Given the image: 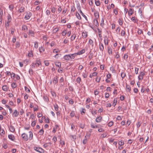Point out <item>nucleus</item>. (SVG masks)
I'll use <instances>...</instances> for the list:
<instances>
[{"mask_svg": "<svg viewBox=\"0 0 153 153\" xmlns=\"http://www.w3.org/2000/svg\"><path fill=\"white\" fill-rule=\"evenodd\" d=\"M81 81V78L80 77H78L76 78V82L79 84L80 83Z\"/></svg>", "mask_w": 153, "mask_h": 153, "instance_id": "58836bf2", "label": "nucleus"}, {"mask_svg": "<svg viewBox=\"0 0 153 153\" xmlns=\"http://www.w3.org/2000/svg\"><path fill=\"white\" fill-rule=\"evenodd\" d=\"M25 89L26 91L27 92L29 93L30 92V89L27 87L26 86H25Z\"/></svg>", "mask_w": 153, "mask_h": 153, "instance_id": "4d7b16f0", "label": "nucleus"}, {"mask_svg": "<svg viewBox=\"0 0 153 153\" xmlns=\"http://www.w3.org/2000/svg\"><path fill=\"white\" fill-rule=\"evenodd\" d=\"M51 11L53 13H55L56 11V9L54 7H53L52 8Z\"/></svg>", "mask_w": 153, "mask_h": 153, "instance_id": "e2e57ef3", "label": "nucleus"}, {"mask_svg": "<svg viewBox=\"0 0 153 153\" xmlns=\"http://www.w3.org/2000/svg\"><path fill=\"white\" fill-rule=\"evenodd\" d=\"M119 25L122 26L123 24V20L122 19H119L118 20Z\"/></svg>", "mask_w": 153, "mask_h": 153, "instance_id": "c756f323", "label": "nucleus"}, {"mask_svg": "<svg viewBox=\"0 0 153 153\" xmlns=\"http://www.w3.org/2000/svg\"><path fill=\"white\" fill-rule=\"evenodd\" d=\"M33 56V55L32 51H30L28 53V56L29 57Z\"/></svg>", "mask_w": 153, "mask_h": 153, "instance_id": "c03bdc74", "label": "nucleus"}, {"mask_svg": "<svg viewBox=\"0 0 153 153\" xmlns=\"http://www.w3.org/2000/svg\"><path fill=\"white\" fill-rule=\"evenodd\" d=\"M34 149L36 151L39 153H44L45 150L40 147H34Z\"/></svg>", "mask_w": 153, "mask_h": 153, "instance_id": "f257e3e1", "label": "nucleus"}, {"mask_svg": "<svg viewBox=\"0 0 153 153\" xmlns=\"http://www.w3.org/2000/svg\"><path fill=\"white\" fill-rule=\"evenodd\" d=\"M36 122L35 121H33L32 123H31V126H33V127L34 126H35V125H36Z\"/></svg>", "mask_w": 153, "mask_h": 153, "instance_id": "0e129e2a", "label": "nucleus"}, {"mask_svg": "<svg viewBox=\"0 0 153 153\" xmlns=\"http://www.w3.org/2000/svg\"><path fill=\"white\" fill-rule=\"evenodd\" d=\"M41 2H39L38 1H35L34 3V5H37L38 4H39L40 3H41Z\"/></svg>", "mask_w": 153, "mask_h": 153, "instance_id": "5fc2aeb1", "label": "nucleus"}, {"mask_svg": "<svg viewBox=\"0 0 153 153\" xmlns=\"http://www.w3.org/2000/svg\"><path fill=\"white\" fill-rule=\"evenodd\" d=\"M44 130L43 129H42L40 130L39 131V133L40 135H43L44 134Z\"/></svg>", "mask_w": 153, "mask_h": 153, "instance_id": "a18cd8bd", "label": "nucleus"}, {"mask_svg": "<svg viewBox=\"0 0 153 153\" xmlns=\"http://www.w3.org/2000/svg\"><path fill=\"white\" fill-rule=\"evenodd\" d=\"M97 19H94V25L97 27L99 26V24Z\"/></svg>", "mask_w": 153, "mask_h": 153, "instance_id": "4be33fe9", "label": "nucleus"}, {"mask_svg": "<svg viewBox=\"0 0 153 153\" xmlns=\"http://www.w3.org/2000/svg\"><path fill=\"white\" fill-rule=\"evenodd\" d=\"M8 87L6 85H3L2 87V90L5 91H8Z\"/></svg>", "mask_w": 153, "mask_h": 153, "instance_id": "ddd939ff", "label": "nucleus"}, {"mask_svg": "<svg viewBox=\"0 0 153 153\" xmlns=\"http://www.w3.org/2000/svg\"><path fill=\"white\" fill-rule=\"evenodd\" d=\"M13 6L12 4H10L9 6V8L11 11H12L13 8Z\"/></svg>", "mask_w": 153, "mask_h": 153, "instance_id": "09e8293b", "label": "nucleus"}, {"mask_svg": "<svg viewBox=\"0 0 153 153\" xmlns=\"http://www.w3.org/2000/svg\"><path fill=\"white\" fill-rule=\"evenodd\" d=\"M29 72L30 75H32L33 74V70L32 69H30Z\"/></svg>", "mask_w": 153, "mask_h": 153, "instance_id": "3c124183", "label": "nucleus"}, {"mask_svg": "<svg viewBox=\"0 0 153 153\" xmlns=\"http://www.w3.org/2000/svg\"><path fill=\"white\" fill-rule=\"evenodd\" d=\"M56 65L58 67L60 68L61 66V63L60 62H56L55 63Z\"/></svg>", "mask_w": 153, "mask_h": 153, "instance_id": "412c9836", "label": "nucleus"}, {"mask_svg": "<svg viewBox=\"0 0 153 153\" xmlns=\"http://www.w3.org/2000/svg\"><path fill=\"white\" fill-rule=\"evenodd\" d=\"M104 42L105 45H108V39L105 38L104 39Z\"/></svg>", "mask_w": 153, "mask_h": 153, "instance_id": "a19ab883", "label": "nucleus"}, {"mask_svg": "<svg viewBox=\"0 0 153 153\" xmlns=\"http://www.w3.org/2000/svg\"><path fill=\"white\" fill-rule=\"evenodd\" d=\"M19 114V112H18L16 110H15L13 112V115L14 117H17Z\"/></svg>", "mask_w": 153, "mask_h": 153, "instance_id": "aec40b11", "label": "nucleus"}, {"mask_svg": "<svg viewBox=\"0 0 153 153\" xmlns=\"http://www.w3.org/2000/svg\"><path fill=\"white\" fill-rule=\"evenodd\" d=\"M35 65V63H32L31 64V67L32 68H34L36 67V68L37 67H36V65Z\"/></svg>", "mask_w": 153, "mask_h": 153, "instance_id": "79ce46f5", "label": "nucleus"}, {"mask_svg": "<svg viewBox=\"0 0 153 153\" xmlns=\"http://www.w3.org/2000/svg\"><path fill=\"white\" fill-rule=\"evenodd\" d=\"M71 13L72 15L73 16L74 15V12L75 10H76V8H75V6L73 5L72 6H71Z\"/></svg>", "mask_w": 153, "mask_h": 153, "instance_id": "423d86ee", "label": "nucleus"}, {"mask_svg": "<svg viewBox=\"0 0 153 153\" xmlns=\"http://www.w3.org/2000/svg\"><path fill=\"white\" fill-rule=\"evenodd\" d=\"M21 136L23 139L25 141H27L29 139L28 136L25 133H23L22 134Z\"/></svg>", "mask_w": 153, "mask_h": 153, "instance_id": "f03ea898", "label": "nucleus"}, {"mask_svg": "<svg viewBox=\"0 0 153 153\" xmlns=\"http://www.w3.org/2000/svg\"><path fill=\"white\" fill-rule=\"evenodd\" d=\"M95 4L97 6H99L100 5V3L99 0L96 1V0H95Z\"/></svg>", "mask_w": 153, "mask_h": 153, "instance_id": "c9c22d12", "label": "nucleus"}, {"mask_svg": "<svg viewBox=\"0 0 153 153\" xmlns=\"http://www.w3.org/2000/svg\"><path fill=\"white\" fill-rule=\"evenodd\" d=\"M11 21V16L9 15L8 16H7V22L10 23V22Z\"/></svg>", "mask_w": 153, "mask_h": 153, "instance_id": "2f4dec72", "label": "nucleus"}, {"mask_svg": "<svg viewBox=\"0 0 153 153\" xmlns=\"http://www.w3.org/2000/svg\"><path fill=\"white\" fill-rule=\"evenodd\" d=\"M113 124V122L112 121H111L109 122L108 123V125L109 126H111Z\"/></svg>", "mask_w": 153, "mask_h": 153, "instance_id": "338daca9", "label": "nucleus"}, {"mask_svg": "<svg viewBox=\"0 0 153 153\" xmlns=\"http://www.w3.org/2000/svg\"><path fill=\"white\" fill-rule=\"evenodd\" d=\"M102 117L101 116L97 117L95 121L97 123H100Z\"/></svg>", "mask_w": 153, "mask_h": 153, "instance_id": "f8f14e48", "label": "nucleus"}, {"mask_svg": "<svg viewBox=\"0 0 153 153\" xmlns=\"http://www.w3.org/2000/svg\"><path fill=\"white\" fill-rule=\"evenodd\" d=\"M51 143L50 142L46 143L44 144L43 147L45 148H47L49 147H51Z\"/></svg>", "mask_w": 153, "mask_h": 153, "instance_id": "1a4fd4ad", "label": "nucleus"}, {"mask_svg": "<svg viewBox=\"0 0 153 153\" xmlns=\"http://www.w3.org/2000/svg\"><path fill=\"white\" fill-rule=\"evenodd\" d=\"M26 14L25 17V19L26 20L29 19L30 17L31 16L32 14L30 12H26Z\"/></svg>", "mask_w": 153, "mask_h": 153, "instance_id": "7ed1b4c3", "label": "nucleus"}, {"mask_svg": "<svg viewBox=\"0 0 153 153\" xmlns=\"http://www.w3.org/2000/svg\"><path fill=\"white\" fill-rule=\"evenodd\" d=\"M85 124H81L80 125V127L82 128H83L85 127Z\"/></svg>", "mask_w": 153, "mask_h": 153, "instance_id": "774afa93", "label": "nucleus"}, {"mask_svg": "<svg viewBox=\"0 0 153 153\" xmlns=\"http://www.w3.org/2000/svg\"><path fill=\"white\" fill-rule=\"evenodd\" d=\"M38 47V43L37 42H34V48L37 49Z\"/></svg>", "mask_w": 153, "mask_h": 153, "instance_id": "e433bc0d", "label": "nucleus"}, {"mask_svg": "<svg viewBox=\"0 0 153 153\" xmlns=\"http://www.w3.org/2000/svg\"><path fill=\"white\" fill-rule=\"evenodd\" d=\"M29 139L30 140H31L33 138V134L32 132L30 131L29 132Z\"/></svg>", "mask_w": 153, "mask_h": 153, "instance_id": "b1692460", "label": "nucleus"}, {"mask_svg": "<svg viewBox=\"0 0 153 153\" xmlns=\"http://www.w3.org/2000/svg\"><path fill=\"white\" fill-rule=\"evenodd\" d=\"M5 134V131L4 130L0 128V135L2 136H3Z\"/></svg>", "mask_w": 153, "mask_h": 153, "instance_id": "bb28decb", "label": "nucleus"}, {"mask_svg": "<svg viewBox=\"0 0 153 153\" xmlns=\"http://www.w3.org/2000/svg\"><path fill=\"white\" fill-rule=\"evenodd\" d=\"M9 129L10 131L12 132H13L15 130V128L14 127L12 126H11L9 128Z\"/></svg>", "mask_w": 153, "mask_h": 153, "instance_id": "393cba45", "label": "nucleus"}, {"mask_svg": "<svg viewBox=\"0 0 153 153\" xmlns=\"http://www.w3.org/2000/svg\"><path fill=\"white\" fill-rule=\"evenodd\" d=\"M137 33L139 34H140L142 33H143V31L139 29L138 30Z\"/></svg>", "mask_w": 153, "mask_h": 153, "instance_id": "69168bd1", "label": "nucleus"}, {"mask_svg": "<svg viewBox=\"0 0 153 153\" xmlns=\"http://www.w3.org/2000/svg\"><path fill=\"white\" fill-rule=\"evenodd\" d=\"M59 29L57 28H54L53 30V32L54 33H56V32L58 31Z\"/></svg>", "mask_w": 153, "mask_h": 153, "instance_id": "49530a36", "label": "nucleus"}, {"mask_svg": "<svg viewBox=\"0 0 153 153\" xmlns=\"http://www.w3.org/2000/svg\"><path fill=\"white\" fill-rule=\"evenodd\" d=\"M91 127L93 128H98L99 127L97 125H94L93 123H91Z\"/></svg>", "mask_w": 153, "mask_h": 153, "instance_id": "7c9ffc66", "label": "nucleus"}, {"mask_svg": "<svg viewBox=\"0 0 153 153\" xmlns=\"http://www.w3.org/2000/svg\"><path fill=\"white\" fill-rule=\"evenodd\" d=\"M58 82V79L57 76L54 77L53 81V83L54 84H56Z\"/></svg>", "mask_w": 153, "mask_h": 153, "instance_id": "2eb2a0df", "label": "nucleus"}, {"mask_svg": "<svg viewBox=\"0 0 153 153\" xmlns=\"http://www.w3.org/2000/svg\"><path fill=\"white\" fill-rule=\"evenodd\" d=\"M59 52H60V51L56 49H54L53 51V53H58Z\"/></svg>", "mask_w": 153, "mask_h": 153, "instance_id": "6e6d98bb", "label": "nucleus"}, {"mask_svg": "<svg viewBox=\"0 0 153 153\" xmlns=\"http://www.w3.org/2000/svg\"><path fill=\"white\" fill-rule=\"evenodd\" d=\"M11 87L13 88H15L17 87L16 84L15 83H13L11 84Z\"/></svg>", "mask_w": 153, "mask_h": 153, "instance_id": "f704fd0d", "label": "nucleus"}, {"mask_svg": "<svg viewBox=\"0 0 153 153\" xmlns=\"http://www.w3.org/2000/svg\"><path fill=\"white\" fill-rule=\"evenodd\" d=\"M99 49L100 51H102L104 49V47L103 44L100 43L99 44Z\"/></svg>", "mask_w": 153, "mask_h": 153, "instance_id": "9d476101", "label": "nucleus"}, {"mask_svg": "<svg viewBox=\"0 0 153 153\" xmlns=\"http://www.w3.org/2000/svg\"><path fill=\"white\" fill-rule=\"evenodd\" d=\"M63 58L66 60H70L69 56L68 54L65 55L63 57Z\"/></svg>", "mask_w": 153, "mask_h": 153, "instance_id": "a878e982", "label": "nucleus"}, {"mask_svg": "<svg viewBox=\"0 0 153 153\" xmlns=\"http://www.w3.org/2000/svg\"><path fill=\"white\" fill-rule=\"evenodd\" d=\"M85 50L84 49H83L80 51L76 53V56L77 55H80L85 53Z\"/></svg>", "mask_w": 153, "mask_h": 153, "instance_id": "0eeeda50", "label": "nucleus"}, {"mask_svg": "<svg viewBox=\"0 0 153 153\" xmlns=\"http://www.w3.org/2000/svg\"><path fill=\"white\" fill-rule=\"evenodd\" d=\"M55 110L56 111H57L58 109V106L57 104H55L54 105Z\"/></svg>", "mask_w": 153, "mask_h": 153, "instance_id": "ea45409f", "label": "nucleus"}, {"mask_svg": "<svg viewBox=\"0 0 153 153\" xmlns=\"http://www.w3.org/2000/svg\"><path fill=\"white\" fill-rule=\"evenodd\" d=\"M126 34V32L123 30H122L121 31V36H124Z\"/></svg>", "mask_w": 153, "mask_h": 153, "instance_id": "473e14b6", "label": "nucleus"}, {"mask_svg": "<svg viewBox=\"0 0 153 153\" xmlns=\"http://www.w3.org/2000/svg\"><path fill=\"white\" fill-rule=\"evenodd\" d=\"M88 36L87 33L86 32H83L82 34V36L84 38H86Z\"/></svg>", "mask_w": 153, "mask_h": 153, "instance_id": "6ab92c4d", "label": "nucleus"}, {"mask_svg": "<svg viewBox=\"0 0 153 153\" xmlns=\"http://www.w3.org/2000/svg\"><path fill=\"white\" fill-rule=\"evenodd\" d=\"M39 52L40 53L43 52L45 51V48L42 46H41L39 48Z\"/></svg>", "mask_w": 153, "mask_h": 153, "instance_id": "5701e85b", "label": "nucleus"}, {"mask_svg": "<svg viewBox=\"0 0 153 153\" xmlns=\"http://www.w3.org/2000/svg\"><path fill=\"white\" fill-rule=\"evenodd\" d=\"M22 30H24L25 31H26L28 30L27 26L25 25H23Z\"/></svg>", "mask_w": 153, "mask_h": 153, "instance_id": "dca6fc26", "label": "nucleus"}, {"mask_svg": "<svg viewBox=\"0 0 153 153\" xmlns=\"http://www.w3.org/2000/svg\"><path fill=\"white\" fill-rule=\"evenodd\" d=\"M75 114L74 112L73 111H72L70 113V115L71 117H73Z\"/></svg>", "mask_w": 153, "mask_h": 153, "instance_id": "13d9d810", "label": "nucleus"}, {"mask_svg": "<svg viewBox=\"0 0 153 153\" xmlns=\"http://www.w3.org/2000/svg\"><path fill=\"white\" fill-rule=\"evenodd\" d=\"M101 79V77L100 76H97L96 79V81L97 82H99Z\"/></svg>", "mask_w": 153, "mask_h": 153, "instance_id": "37998d69", "label": "nucleus"}, {"mask_svg": "<svg viewBox=\"0 0 153 153\" xmlns=\"http://www.w3.org/2000/svg\"><path fill=\"white\" fill-rule=\"evenodd\" d=\"M134 12V10L131 8H130L129 9L128 12V14L129 16H131L132 15L133 13Z\"/></svg>", "mask_w": 153, "mask_h": 153, "instance_id": "a211bd4d", "label": "nucleus"}, {"mask_svg": "<svg viewBox=\"0 0 153 153\" xmlns=\"http://www.w3.org/2000/svg\"><path fill=\"white\" fill-rule=\"evenodd\" d=\"M126 74L124 72H122L121 74V76L122 79H123L126 76Z\"/></svg>", "mask_w": 153, "mask_h": 153, "instance_id": "72a5a7b5", "label": "nucleus"}, {"mask_svg": "<svg viewBox=\"0 0 153 153\" xmlns=\"http://www.w3.org/2000/svg\"><path fill=\"white\" fill-rule=\"evenodd\" d=\"M89 43L90 45L93 46V42L91 39H90L89 41Z\"/></svg>", "mask_w": 153, "mask_h": 153, "instance_id": "603ef678", "label": "nucleus"}, {"mask_svg": "<svg viewBox=\"0 0 153 153\" xmlns=\"http://www.w3.org/2000/svg\"><path fill=\"white\" fill-rule=\"evenodd\" d=\"M141 123L140 121H138V123H137V128H139L140 126L141 125Z\"/></svg>", "mask_w": 153, "mask_h": 153, "instance_id": "864d4df0", "label": "nucleus"}, {"mask_svg": "<svg viewBox=\"0 0 153 153\" xmlns=\"http://www.w3.org/2000/svg\"><path fill=\"white\" fill-rule=\"evenodd\" d=\"M145 75V74L144 72H141L140 73V74L139 76L143 78V76Z\"/></svg>", "mask_w": 153, "mask_h": 153, "instance_id": "8fccbe9b", "label": "nucleus"}, {"mask_svg": "<svg viewBox=\"0 0 153 153\" xmlns=\"http://www.w3.org/2000/svg\"><path fill=\"white\" fill-rule=\"evenodd\" d=\"M118 144L120 146L123 145L124 144V142L122 140L120 141L119 142Z\"/></svg>", "mask_w": 153, "mask_h": 153, "instance_id": "de8ad7c7", "label": "nucleus"}, {"mask_svg": "<svg viewBox=\"0 0 153 153\" xmlns=\"http://www.w3.org/2000/svg\"><path fill=\"white\" fill-rule=\"evenodd\" d=\"M9 138L12 141H14L15 139V137L14 135L13 134H9L8 135Z\"/></svg>", "mask_w": 153, "mask_h": 153, "instance_id": "6e6552de", "label": "nucleus"}, {"mask_svg": "<svg viewBox=\"0 0 153 153\" xmlns=\"http://www.w3.org/2000/svg\"><path fill=\"white\" fill-rule=\"evenodd\" d=\"M108 52L109 54L110 55L112 54V50L111 48H108Z\"/></svg>", "mask_w": 153, "mask_h": 153, "instance_id": "4c0bfd02", "label": "nucleus"}, {"mask_svg": "<svg viewBox=\"0 0 153 153\" xmlns=\"http://www.w3.org/2000/svg\"><path fill=\"white\" fill-rule=\"evenodd\" d=\"M126 89L127 92H130L131 90L130 86L127 84H126Z\"/></svg>", "mask_w": 153, "mask_h": 153, "instance_id": "f3484780", "label": "nucleus"}, {"mask_svg": "<svg viewBox=\"0 0 153 153\" xmlns=\"http://www.w3.org/2000/svg\"><path fill=\"white\" fill-rule=\"evenodd\" d=\"M76 18L78 19H79V20H80L81 19V17L80 14L77 12H76Z\"/></svg>", "mask_w": 153, "mask_h": 153, "instance_id": "cd10ccee", "label": "nucleus"}, {"mask_svg": "<svg viewBox=\"0 0 153 153\" xmlns=\"http://www.w3.org/2000/svg\"><path fill=\"white\" fill-rule=\"evenodd\" d=\"M41 62L39 60L36 59V63H35V65H36V67H38L40 65H41Z\"/></svg>", "mask_w": 153, "mask_h": 153, "instance_id": "9b49d317", "label": "nucleus"}, {"mask_svg": "<svg viewBox=\"0 0 153 153\" xmlns=\"http://www.w3.org/2000/svg\"><path fill=\"white\" fill-rule=\"evenodd\" d=\"M46 14L48 16L50 15V11L49 10H47L45 12Z\"/></svg>", "mask_w": 153, "mask_h": 153, "instance_id": "bf43d9fd", "label": "nucleus"}, {"mask_svg": "<svg viewBox=\"0 0 153 153\" xmlns=\"http://www.w3.org/2000/svg\"><path fill=\"white\" fill-rule=\"evenodd\" d=\"M76 37V36L75 35L74 36L73 35H72L71 37V40H72V41L74 40L75 39Z\"/></svg>", "mask_w": 153, "mask_h": 153, "instance_id": "680f3d73", "label": "nucleus"}, {"mask_svg": "<svg viewBox=\"0 0 153 153\" xmlns=\"http://www.w3.org/2000/svg\"><path fill=\"white\" fill-rule=\"evenodd\" d=\"M94 14L95 18V19H98L99 18V15L98 12L97 11H95Z\"/></svg>", "mask_w": 153, "mask_h": 153, "instance_id": "39448f33", "label": "nucleus"}, {"mask_svg": "<svg viewBox=\"0 0 153 153\" xmlns=\"http://www.w3.org/2000/svg\"><path fill=\"white\" fill-rule=\"evenodd\" d=\"M25 8L23 7H21L20 9H19V11L20 13H22L24 11Z\"/></svg>", "mask_w": 153, "mask_h": 153, "instance_id": "c85d7f7f", "label": "nucleus"}, {"mask_svg": "<svg viewBox=\"0 0 153 153\" xmlns=\"http://www.w3.org/2000/svg\"><path fill=\"white\" fill-rule=\"evenodd\" d=\"M68 55L69 56V58L70 59V60L73 59L75 58V56H76V53H74L73 54H69Z\"/></svg>", "mask_w": 153, "mask_h": 153, "instance_id": "20e7f679", "label": "nucleus"}, {"mask_svg": "<svg viewBox=\"0 0 153 153\" xmlns=\"http://www.w3.org/2000/svg\"><path fill=\"white\" fill-rule=\"evenodd\" d=\"M28 34L32 36H33L34 35V33L32 30H29Z\"/></svg>", "mask_w": 153, "mask_h": 153, "instance_id": "4468645a", "label": "nucleus"}, {"mask_svg": "<svg viewBox=\"0 0 153 153\" xmlns=\"http://www.w3.org/2000/svg\"><path fill=\"white\" fill-rule=\"evenodd\" d=\"M87 139L85 138V139L83 140L82 143L84 144H85L87 142Z\"/></svg>", "mask_w": 153, "mask_h": 153, "instance_id": "052dcab7", "label": "nucleus"}]
</instances>
